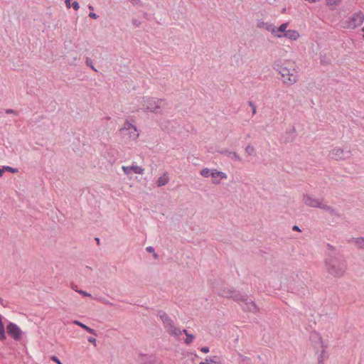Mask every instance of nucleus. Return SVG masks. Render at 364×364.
<instances>
[{
    "instance_id": "26",
    "label": "nucleus",
    "mask_w": 364,
    "mask_h": 364,
    "mask_svg": "<svg viewBox=\"0 0 364 364\" xmlns=\"http://www.w3.org/2000/svg\"><path fill=\"white\" fill-rule=\"evenodd\" d=\"M146 250L149 253H152L154 259L158 258V255L155 252L154 248L153 247L149 246L146 248Z\"/></svg>"
},
{
    "instance_id": "37",
    "label": "nucleus",
    "mask_w": 364,
    "mask_h": 364,
    "mask_svg": "<svg viewBox=\"0 0 364 364\" xmlns=\"http://www.w3.org/2000/svg\"><path fill=\"white\" fill-rule=\"evenodd\" d=\"M200 351H201V352H203V353H208V352H209V348H208V347H206V346H205V347H202V348H200Z\"/></svg>"
},
{
    "instance_id": "28",
    "label": "nucleus",
    "mask_w": 364,
    "mask_h": 364,
    "mask_svg": "<svg viewBox=\"0 0 364 364\" xmlns=\"http://www.w3.org/2000/svg\"><path fill=\"white\" fill-rule=\"evenodd\" d=\"M287 25L288 23H282L277 29V31L278 32H280V33H285L286 31V28L287 27Z\"/></svg>"
},
{
    "instance_id": "45",
    "label": "nucleus",
    "mask_w": 364,
    "mask_h": 364,
    "mask_svg": "<svg viewBox=\"0 0 364 364\" xmlns=\"http://www.w3.org/2000/svg\"><path fill=\"white\" fill-rule=\"evenodd\" d=\"M220 183V181L219 180H217V179L213 180V183H214V184H219Z\"/></svg>"
},
{
    "instance_id": "32",
    "label": "nucleus",
    "mask_w": 364,
    "mask_h": 364,
    "mask_svg": "<svg viewBox=\"0 0 364 364\" xmlns=\"http://www.w3.org/2000/svg\"><path fill=\"white\" fill-rule=\"evenodd\" d=\"M341 0H327V4L330 6H333L339 3Z\"/></svg>"
},
{
    "instance_id": "21",
    "label": "nucleus",
    "mask_w": 364,
    "mask_h": 364,
    "mask_svg": "<svg viewBox=\"0 0 364 364\" xmlns=\"http://www.w3.org/2000/svg\"><path fill=\"white\" fill-rule=\"evenodd\" d=\"M194 339H195V336L193 334L189 333L186 336V338L184 340V343L186 345H190L193 341Z\"/></svg>"
},
{
    "instance_id": "7",
    "label": "nucleus",
    "mask_w": 364,
    "mask_h": 364,
    "mask_svg": "<svg viewBox=\"0 0 364 364\" xmlns=\"http://www.w3.org/2000/svg\"><path fill=\"white\" fill-rule=\"evenodd\" d=\"M364 21V14L360 11L353 14L348 21H346V26L348 28H355L360 26Z\"/></svg>"
},
{
    "instance_id": "23",
    "label": "nucleus",
    "mask_w": 364,
    "mask_h": 364,
    "mask_svg": "<svg viewBox=\"0 0 364 364\" xmlns=\"http://www.w3.org/2000/svg\"><path fill=\"white\" fill-rule=\"evenodd\" d=\"M210 170L208 168H203L200 171V175L203 177L208 178L209 176H210Z\"/></svg>"
},
{
    "instance_id": "17",
    "label": "nucleus",
    "mask_w": 364,
    "mask_h": 364,
    "mask_svg": "<svg viewBox=\"0 0 364 364\" xmlns=\"http://www.w3.org/2000/svg\"><path fill=\"white\" fill-rule=\"evenodd\" d=\"M206 364H223L220 359L218 356H213L212 358L205 359Z\"/></svg>"
},
{
    "instance_id": "27",
    "label": "nucleus",
    "mask_w": 364,
    "mask_h": 364,
    "mask_svg": "<svg viewBox=\"0 0 364 364\" xmlns=\"http://www.w3.org/2000/svg\"><path fill=\"white\" fill-rule=\"evenodd\" d=\"M245 152L249 155H252L255 152V148L251 145H247L245 147Z\"/></svg>"
},
{
    "instance_id": "46",
    "label": "nucleus",
    "mask_w": 364,
    "mask_h": 364,
    "mask_svg": "<svg viewBox=\"0 0 364 364\" xmlns=\"http://www.w3.org/2000/svg\"><path fill=\"white\" fill-rule=\"evenodd\" d=\"M72 289H73V290H75V291H76V290H78V289H77V286H76V285H72Z\"/></svg>"
},
{
    "instance_id": "31",
    "label": "nucleus",
    "mask_w": 364,
    "mask_h": 364,
    "mask_svg": "<svg viewBox=\"0 0 364 364\" xmlns=\"http://www.w3.org/2000/svg\"><path fill=\"white\" fill-rule=\"evenodd\" d=\"M248 104L252 107V114H255L256 112H257L256 106L255 105V104L252 101H249Z\"/></svg>"
},
{
    "instance_id": "1",
    "label": "nucleus",
    "mask_w": 364,
    "mask_h": 364,
    "mask_svg": "<svg viewBox=\"0 0 364 364\" xmlns=\"http://www.w3.org/2000/svg\"><path fill=\"white\" fill-rule=\"evenodd\" d=\"M325 270L333 278H341L346 272L347 264L343 257L340 254H328L324 260Z\"/></svg>"
},
{
    "instance_id": "38",
    "label": "nucleus",
    "mask_w": 364,
    "mask_h": 364,
    "mask_svg": "<svg viewBox=\"0 0 364 364\" xmlns=\"http://www.w3.org/2000/svg\"><path fill=\"white\" fill-rule=\"evenodd\" d=\"M130 3H132L133 5H138L140 3V0H127Z\"/></svg>"
},
{
    "instance_id": "19",
    "label": "nucleus",
    "mask_w": 364,
    "mask_h": 364,
    "mask_svg": "<svg viewBox=\"0 0 364 364\" xmlns=\"http://www.w3.org/2000/svg\"><path fill=\"white\" fill-rule=\"evenodd\" d=\"M71 0H65V3L66 6L70 9L73 7L75 11L78 10L80 8L79 4L77 1H73L70 3Z\"/></svg>"
},
{
    "instance_id": "49",
    "label": "nucleus",
    "mask_w": 364,
    "mask_h": 364,
    "mask_svg": "<svg viewBox=\"0 0 364 364\" xmlns=\"http://www.w3.org/2000/svg\"><path fill=\"white\" fill-rule=\"evenodd\" d=\"M199 364H206L205 363H200Z\"/></svg>"
},
{
    "instance_id": "10",
    "label": "nucleus",
    "mask_w": 364,
    "mask_h": 364,
    "mask_svg": "<svg viewBox=\"0 0 364 364\" xmlns=\"http://www.w3.org/2000/svg\"><path fill=\"white\" fill-rule=\"evenodd\" d=\"M128 130H133V135L132 134V139H135L139 136V133L137 132L136 127L129 123V122H126L124 124L122 128H121L120 132L122 134H127V132Z\"/></svg>"
},
{
    "instance_id": "22",
    "label": "nucleus",
    "mask_w": 364,
    "mask_h": 364,
    "mask_svg": "<svg viewBox=\"0 0 364 364\" xmlns=\"http://www.w3.org/2000/svg\"><path fill=\"white\" fill-rule=\"evenodd\" d=\"M85 63L86 65L90 67L92 70H93L95 72H97V70L95 68V67L93 65V63H92V60L89 58V57H87L86 58V60H85Z\"/></svg>"
},
{
    "instance_id": "43",
    "label": "nucleus",
    "mask_w": 364,
    "mask_h": 364,
    "mask_svg": "<svg viewBox=\"0 0 364 364\" xmlns=\"http://www.w3.org/2000/svg\"><path fill=\"white\" fill-rule=\"evenodd\" d=\"M181 333H184L186 336L189 334L186 329H183V331H181Z\"/></svg>"
},
{
    "instance_id": "13",
    "label": "nucleus",
    "mask_w": 364,
    "mask_h": 364,
    "mask_svg": "<svg viewBox=\"0 0 364 364\" xmlns=\"http://www.w3.org/2000/svg\"><path fill=\"white\" fill-rule=\"evenodd\" d=\"M219 153L226 155L228 156H230L237 161H241V160H242V159L239 156V155L235 151H230L228 150H222V151H220Z\"/></svg>"
},
{
    "instance_id": "48",
    "label": "nucleus",
    "mask_w": 364,
    "mask_h": 364,
    "mask_svg": "<svg viewBox=\"0 0 364 364\" xmlns=\"http://www.w3.org/2000/svg\"><path fill=\"white\" fill-rule=\"evenodd\" d=\"M95 240H97V243H99L100 239L99 238H96Z\"/></svg>"
},
{
    "instance_id": "3",
    "label": "nucleus",
    "mask_w": 364,
    "mask_h": 364,
    "mask_svg": "<svg viewBox=\"0 0 364 364\" xmlns=\"http://www.w3.org/2000/svg\"><path fill=\"white\" fill-rule=\"evenodd\" d=\"M273 68L281 74L284 83L291 85L296 82L297 77L294 69L289 68L285 64H281L280 62H275Z\"/></svg>"
},
{
    "instance_id": "42",
    "label": "nucleus",
    "mask_w": 364,
    "mask_h": 364,
    "mask_svg": "<svg viewBox=\"0 0 364 364\" xmlns=\"http://www.w3.org/2000/svg\"><path fill=\"white\" fill-rule=\"evenodd\" d=\"M292 229H293V230H295V231H301L299 227L297 225H294Z\"/></svg>"
},
{
    "instance_id": "30",
    "label": "nucleus",
    "mask_w": 364,
    "mask_h": 364,
    "mask_svg": "<svg viewBox=\"0 0 364 364\" xmlns=\"http://www.w3.org/2000/svg\"><path fill=\"white\" fill-rule=\"evenodd\" d=\"M76 292L79 293L80 294H81L83 296H89V297L91 296V294L90 293H88L85 291H83V290H76Z\"/></svg>"
},
{
    "instance_id": "33",
    "label": "nucleus",
    "mask_w": 364,
    "mask_h": 364,
    "mask_svg": "<svg viewBox=\"0 0 364 364\" xmlns=\"http://www.w3.org/2000/svg\"><path fill=\"white\" fill-rule=\"evenodd\" d=\"M314 336H315V337L316 338H318V340L319 341V343L321 344V347L323 348L324 346H323V340H322L321 336H320L318 334H315Z\"/></svg>"
},
{
    "instance_id": "8",
    "label": "nucleus",
    "mask_w": 364,
    "mask_h": 364,
    "mask_svg": "<svg viewBox=\"0 0 364 364\" xmlns=\"http://www.w3.org/2000/svg\"><path fill=\"white\" fill-rule=\"evenodd\" d=\"M8 334L15 341L21 340L22 337V331L14 323L10 322L6 327Z\"/></svg>"
},
{
    "instance_id": "4",
    "label": "nucleus",
    "mask_w": 364,
    "mask_h": 364,
    "mask_svg": "<svg viewBox=\"0 0 364 364\" xmlns=\"http://www.w3.org/2000/svg\"><path fill=\"white\" fill-rule=\"evenodd\" d=\"M303 200L305 205L307 206L311 207V208H318L323 210H326L331 215L339 217L340 214L338 213V210L335 208H332L331 206H329L326 204L322 203V201L323 200V198H315L311 197L309 194H305L303 196Z\"/></svg>"
},
{
    "instance_id": "5",
    "label": "nucleus",
    "mask_w": 364,
    "mask_h": 364,
    "mask_svg": "<svg viewBox=\"0 0 364 364\" xmlns=\"http://www.w3.org/2000/svg\"><path fill=\"white\" fill-rule=\"evenodd\" d=\"M161 321L163 323L166 331L169 335L178 337L181 334V331L175 326L173 321L166 314L161 315Z\"/></svg>"
},
{
    "instance_id": "11",
    "label": "nucleus",
    "mask_w": 364,
    "mask_h": 364,
    "mask_svg": "<svg viewBox=\"0 0 364 364\" xmlns=\"http://www.w3.org/2000/svg\"><path fill=\"white\" fill-rule=\"evenodd\" d=\"M276 36L281 38L282 36L287 37L290 40L295 41L299 37V33L296 30H287L283 35L275 34Z\"/></svg>"
},
{
    "instance_id": "44",
    "label": "nucleus",
    "mask_w": 364,
    "mask_h": 364,
    "mask_svg": "<svg viewBox=\"0 0 364 364\" xmlns=\"http://www.w3.org/2000/svg\"><path fill=\"white\" fill-rule=\"evenodd\" d=\"M4 166L2 168H0V178L2 176L3 173L4 172Z\"/></svg>"
},
{
    "instance_id": "24",
    "label": "nucleus",
    "mask_w": 364,
    "mask_h": 364,
    "mask_svg": "<svg viewBox=\"0 0 364 364\" xmlns=\"http://www.w3.org/2000/svg\"><path fill=\"white\" fill-rule=\"evenodd\" d=\"M4 169L5 171H9L12 173H16L18 172V168H13L11 166H4Z\"/></svg>"
},
{
    "instance_id": "35",
    "label": "nucleus",
    "mask_w": 364,
    "mask_h": 364,
    "mask_svg": "<svg viewBox=\"0 0 364 364\" xmlns=\"http://www.w3.org/2000/svg\"><path fill=\"white\" fill-rule=\"evenodd\" d=\"M89 16L93 19H96L99 17L98 15H97L95 13H93V12H90L89 14Z\"/></svg>"
},
{
    "instance_id": "20",
    "label": "nucleus",
    "mask_w": 364,
    "mask_h": 364,
    "mask_svg": "<svg viewBox=\"0 0 364 364\" xmlns=\"http://www.w3.org/2000/svg\"><path fill=\"white\" fill-rule=\"evenodd\" d=\"M355 242L358 248L364 249V237H363L356 238Z\"/></svg>"
},
{
    "instance_id": "14",
    "label": "nucleus",
    "mask_w": 364,
    "mask_h": 364,
    "mask_svg": "<svg viewBox=\"0 0 364 364\" xmlns=\"http://www.w3.org/2000/svg\"><path fill=\"white\" fill-rule=\"evenodd\" d=\"M73 323L80 326L81 328L85 329L87 332L96 336V332L94 329L90 328L89 326L85 325L84 323L80 322L79 321L75 320L73 321Z\"/></svg>"
},
{
    "instance_id": "36",
    "label": "nucleus",
    "mask_w": 364,
    "mask_h": 364,
    "mask_svg": "<svg viewBox=\"0 0 364 364\" xmlns=\"http://www.w3.org/2000/svg\"><path fill=\"white\" fill-rule=\"evenodd\" d=\"M87 340H88V341H89L90 343H93L95 346H96V339H95V338H93V337H89Z\"/></svg>"
},
{
    "instance_id": "15",
    "label": "nucleus",
    "mask_w": 364,
    "mask_h": 364,
    "mask_svg": "<svg viewBox=\"0 0 364 364\" xmlns=\"http://www.w3.org/2000/svg\"><path fill=\"white\" fill-rule=\"evenodd\" d=\"M258 26L264 28L266 30L271 31L274 35L277 34L276 33V28L272 24H269L268 23L261 22L258 24Z\"/></svg>"
},
{
    "instance_id": "6",
    "label": "nucleus",
    "mask_w": 364,
    "mask_h": 364,
    "mask_svg": "<svg viewBox=\"0 0 364 364\" xmlns=\"http://www.w3.org/2000/svg\"><path fill=\"white\" fill-rule=\"evenodd\" d=\"M331 158L336 161L339 160H346L347 159L350 158L352 156V152L350 149L345 150L341 148H334L333 149L329 154Z\"/></svg>"
},
{
    "instance_id": "29",
    "label": "nucleus",
    "mask_w": 364,
    "mask_h": 364,
    "mask_svg": "<svg viewBox=\"0 0 364 364\" xmlns=\"http://www.w3.org/2000/svg\"><path fill=\"white\" fill-rule=\"evenodd\" d=\"M325 350L323 349L320 355L318 356V364H323V359H324V353H325Z\"/></svg>"
},
{
    "instance_id": "47",
    "label": "nucleus",
    "mask_w": 364,
    "mask_h": 364,
    "mask_svg": "<svg viewBox=\"0 0 364 364\" xmlns=\"http://www.w3.org/2000/svg\"><path fill=\"white\" fill-rule=\"evenodd\" d=\"M89 9L93 10V7L92 6H90Z\"/></svg>"
},
{
    "instance_id": "50",
    "label": "nucleus",
    "mask_w": 364,
    "mask_h": 364,
    "mask_svg": "<svg viewBox=\"0 0 364 364\" xmlns=\"http://www.w3.org/2000/svg\"><path fill=\"white\" fill-rule=\"evenodd\" d=\"M362 31L364 32V27L362 28Z\"/></svg>"
},
{
    "instance_id": "41",
    "label": "nucleus",
    "mask_w": 364,
    "mask_h": 364,
    "mask_svg": "<svg viewBox=\"0 0 364 364\" xmlns=\"http://www.w3.org/2000/svg\"><path fill=\"white\" fill-rule=\"evenodd\" d=\"M127 134H128L129 137L132 139V134L133 135V130H128L127 132Z\"/></svg>"
},
{
    "instance_id": "9",
    "label": "nucleus",
    "mask_w": 364,
    "mask_h": 364,
    "mask_svg": "<svg viewBox=\"0 0 364 364\" xmlns=\"http://www.w3.org/2000/svg\"><path fill=\"white\" fill-rule=\"evenodd\" d=\"M122 168L124 173L127 176H129L132 172L138 174H142L144 172V168H142L141 166L134 164H132L130 166H123Z\"/></svg>"
},
{
    "instance_id": "34",
    "label": "nucleus",
    "mask_w": 364,
    "mask_h": 364,
    "mask_svg": "<svg viewBox=\"0 0 364 364\" xmlns=\"http://www.w3.org/2000/svg\"><path fill=\"white\" fill-rule=\"evenodd\" d=\"M5 112L6 114H14L16 115L18 114V112L16 110L12 109H6Z\"/></svg>"
},
{
    "instance_id": "18",
    "label": "nucleus",
    "mask_w": 364,
    "mask_h": 364,
    "mask_svg": "<svg viewBox=\"0 0 364 364\" xmlns=\"http://www.w3.org/2000/svg\"><path fill=\"white\" fill-rule=\"evenodd\" d=\"M6 339L5 328L2 321V316L0 314V341Z\"/></svg>"
},
{
    "instance_id": "12",
    "label": "nucleus",
    "mask_w": 364,
    "mask_h": 364,
    "mask_svg": "<svg viewBox=\"0 0 364 364\" xmlns=\"http://www.w3.org/2000/svg\"><path fill=\"white\" fill-rule=\"evenodd\" d=\"M157 107L156 102L150 99H147L144 105V108L151 112H154Z\"/></svg>"
},
{
    "instance_id": "16",
    "label": "nucleus",
    "mask_w": 364,
    "mask_h": 364,
    "mask_svg": "<svg viewBox=\"0 0 364 364\" xmlns=\"http://www.w3.org/2000/svg\"><path fill=\"white\" fill-rule=\"evenodd\" d=\"M210 176L214 178L217 177H220V178H227V175L225 173L218 171L216 169H213L211 171Z\"/></svg>"
},
{
    "instance_id": "39",
    "label": "nucleus",
    "mask_w": 364,
    "mask_h": 364,
    "mask_svg": "<svg viewBox=\"0 0 364 364\" xmlns=\"http://www.w3.org/2000/svg\"><path fill=\"white\" fill-rule=\"evenodd\" d=\"M52 360H53V361H55V363H57L58 364H62V363H60V361L59 360V359H58L56 356H53V357H52Z\"/></svg>"
},
{
    "instance_id": "40",
    "label": "nucleus",
    "mask_w": 364,
    "mask_h": 364,
    "mask_svg": "<svg viewBox=\"0 0 364 364\" xmlns=\"http://www.w3.org/2000/svg\"><path fill=\"white\" fill-rule=\"evenodd\" d=\"M327 247H328L329 250H331V251L335 250V247L333 246H332L331 245H330V244H328Z\"/></svg>"
},
{
    "instance_id": "51",
    "label": "nucleus",
    "mask_w": 364,
    "mask_h": 364,
    "mask_svg": "<svg viewBox=\"0 0 364 364\" xmlns=\"http://www.w3.org/2000/svg\"><path fill=\"white\" fill-rule=\"evenodd\" d=\"M363 38H364V35L363 36Z\"/></svg>"
},
{
    "instance_id": "25",
    "label": "nucleus",
    "mask_w": 364,
    "mask_h": 364,
    "mask_svg": "<svg viewBox=\"0 0 364 364\" xmlns=\"http://www.w3.org/2000/svg\"><path fill=\"white\" fill-rule=\"evenodd\" d=\"M168 180L166 173H164L163 176H161V186L166 185L168 182Z\"/></svg>"
},
{
    "instance_id": "2",
    "label": "nucleus",
    "mask_w": 364,
    "mask_h": 364,
    "mask_svg": "<svg viewBox=\"0 0 364 364\" xmlns=\"http://www.w3.org/2000/svg\"><path fill=\"white\" fill-rule=\"evenodd\" d=\"M219 295L223 297L231 298L235 301H242L246 305H247V309L250 311H255L257 310V306L255 302L252 300L249 299L246 296L242 295L240 292L228 289L225 288L220 291Z\"/></svg>"
}]
</instances>
